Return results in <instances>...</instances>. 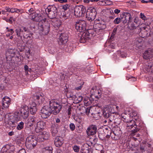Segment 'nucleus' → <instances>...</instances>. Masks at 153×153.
<instances>
[{
	"instance_id": "obj_62",
	"label": "nucleus",
	"mask_w": 153,
	"mask_h": 153,
	"mask_svg": "<svg viewBox=\"0 0 153 153\" xmlns=\"http://www.w3.org/2000/svg\"><path fill=\"white\" fill-rule=\"evenodd\" d=\"M111 107L112 109L114 110V109L115 108H117V109H118L119 108L118 106H117L115 105H111Z\"/></svg>"
},
{
	"instance_id": "obj_11",
	"label": "nucleus",
	"mask_w": 153,
	"mask_h": 153,
	"mask_svg": "<svg viewBox=\"0 0 153 153\" xmlns=\"http://www.w3.org/2000/svg\"><path fill=\"white\" fill-rule=\"evenodd\" d=\"M31 17V19L33 21L42 22V17L40 13H37L36 12L32 13L29 14Z\"/></svg>"
},
{
	"instance_id": "obj_23",
	"label": "nucleus",
	"mask_w": 153,
	"mask_h": 153,
	"mask_svg": "<svg viewBox=\"0 0 153 153\" xmlns=\"http://www.w3.org/2000/svg\"><path fill=\"white\" fill-rule=\"evenodd\" d=\"M36 104L35 102H33L30 105V111L31 114H35L37 111Z\"/></svg>"
},
{
	"instance_id": "obj_2",
	"label": "nucleus",
	"mask_w": 153,
	"mask_h": 153,
	"mask_svg": "<svg viewBox=\"0 0 153 153\" xmlns=\"http://www.w3.org/2000/svg\"><path fill=\"white\" fill-rule=\"evenodd\" d=\"M135 121L134 120H131L129 122H128L127 124V127H129V128L131 129V133L134 134L140 130V127L141 124L142 125V123L140 122L139 120L135 119Z\"/></svg>"
},
{
	"instance_id": "obj_7",
	"label": "nucleus",
	"mask_w": 153,
	"mask_h": 153,
	"mask_svg": "<svg viewBox=\"0 0 153 153\" xmlns=\"http://www.w3.org/2000/svg\"><path fill=\"white\" fill-rule=\"evenodd\" d=\"M85 12V8L82 5H77L74 7V14L77 17L83 16Z\"/></svg>"
},
{
	"instance_id": "obj_25",
	"label": "nucleus",
	"mask_w": 153,
	"mask_h": 153,
	"mask_svg": "<svg viewBox=\"0 0 153 153\" xmlns=\"http://www.w3.org/2000/svg\"><path fill=\"white\" fill-rule=\"evenodd\" d=\"M123 16L125 18V20H126V23L127 25L131 22V14L129 13H123Z\"/></svg>"
},
{
	"instance_id": "obj_34",
	"label": "nucleus",
	"mask_w": 153,
	"mask_h": 153,
	"mask_svg": "<svg viewBox=\"0 0 153 153\" xmlns=\"http://www.w3.org/2000/svg\"><path fill=\"white\" fill-rule=\"evenodd\" d=\"M36 140H37V142H43L45 140L44 138H43V137L42 136V134L41 133V132H40L37 136V137H36Z\"/></svg>"
},
{
	"instance_id": "obj_14",
	"label": "nucleus",
	"mask_w": 153,
	"mask_h": 153,
	"mask_svg": "<svg viewBox=\"0 0 153 153\" xmlns=\"http://www.w3.org/2000/svg\"><path fill=\"white\" fill-rule=\"evenodd\" d=\"M111 113H113V111L111 106H108L102 110V115L105 118H108Z\"/></svg>"
},
{
	"instance_id": "obj_20",
	"label": "nucleus",
	"mask_w": 153,
	"mask_h": 153,
	"mask_svg": "<svg viewBox=\"0 0 153 153\" xmlns=\"http://www.w3.org/2000/svg\"><path fill=\"white\" fill-rule=\"evenodd\" d=\"M54 143L56 147H61L64 143L63 139L62 137L57 136L55 139Z\"/></svg>"
},
{
	"instance_id": "obj_27",
	"label": "nucleus",
	"mask_w": 153,
	"mask_h": 153,
	"mask_svg": "<svg viewBox=\"0 0 153 153\" xmlns=\"http://www.w3.org/2000/svg\"><path fill=\"white\" fill-rule=\"evenodd\" d=\"M47 10H50V11L51 12L57 13V8L54 5H49L47 8L46 10V11Z\"/></svg>"
},
{
	"instance_id": "obj_13",
	"label": "nucleus",
	"mask_w": 153,
	"mask_h": 153,
	"mask_svg": "<svg viewBox=\"0 0 153 153\" xmlns=\"http://www.w3.org/2000/svg\"><path fill=\"white\" fill-rule=\"evenodd\" d=\"M97 126L94 125H90L86 130L87 135L88 136H93L95 135L97 133Z\"/></svg>"
},
{
	"instance_id": "obj_35",
	"label": "nucleus",
	"mask_w": 153,
	"mask_h": 153,
	"mask_svg": "<svg viewBox=\"0 0 153 153\" xmlns=\"http://www.w3.org/2000/svg\"><path fill=\"white\" fill-rule=\"evenodd\" d=\"M24 126V123L22 121L18 124L16 128L17 130H20L23 128Z\"/></svg>"
},
{
	"instance_id": "obj_9",
	"label": "nucleus",
	"mask_w": 153,
	"mask_h": 153,
	"mask_svg": "<svg viewBox=\"0 0 153 153\" xmlns=\"http://www.w3.org/2000/svg\"><path fill=\"white\" fill-rule=\"evenodd\" d=\"M20 115L23 119H26L29 116V110L28 107L26 105L22 106L20 109Z\"/></svg>"
},
{
	"instance_id": "obj_54",
	"label": "nucleus",
	"mask_w": 153,
	"mask_h": 153,
	"mask_svg": "<svg viewBox=\"0 0 153 153\" xmlns=\"http://www.w3.org/2000/svg\"><path fill=\"white\" fill-rule=\"evenodd\" d=\"M138 25H134V23L132 22V23L131 24V28L133 29L135 28Z\"/></svg>"
},
{
	"instance_id": "obj_3",
	"label": "nucleus",
	"mask_w": 153,
	"mask_h": 153,
	"mask_svg": "<svg viewBox=\"0 0 153 153\" xmlns=\"http://www.w3.org/2000/svg\"><path fill=\"white\" fill-rule=\"evenodd\" d=\"M16 32L18 36L21 37L23 36L24 38L27 39L28 38H33V34L30 33L27 28L22 26L19 28L16 29Z\"/></svg>"
},
{
	"instance_id": "obj_24",
	"label": "nucleus",
	"mask_w": 153,
	"mask_h": 153,
	"mask_svg": "<svg viewBox=\"0 0 153 153\" xmlns=\"http://www.w3.org/2000/svg\"><path fill=\"white\" fill-rule=\"evenodd\" d=\"M34 98L35 101L38 102L39 105L42 104L45 101V99L41 95H36L34 96Z\"/></svg>"
},
{
	"instance_id": "obj_51",
	"label": "nucleus",
	"mask_w": 153,
	"mask_h": 153,
	"mask_svg": "<svg viewBox=\"0 0 153 153\" xmlns=\"http://www.w3.org/2000/svg\"><path fill=\"white\" fill-rule=\"evenodd\" d=\"M88 100H90V98L89 97H85L84 99V102L85 103V105H86V103H88Z\"/></svg>"
},
{
	"instance_id": "obj_21",
	"label": "nucleus",
	"mask_w": 153,
	"mask_h": 153,
	"mask_svg": "<svg viewBox=\"0 0 153 153\" xmlns=\"http://www.w3.org/2000/svg\"><path fill=\"white\" fill-rule=\"evenodd\" d=\"M11 101L10 99L7 96H5L2 99V104L5 108H7L9 107Z\"/></svg>"
},
{
	"instance_id": "obj_39",
	"label": "nucleus",
	"mask_w": 153,
	"mask_h": 153,
	"mask_svg": "<svg viewBox=\"0 0 153 153\" xmlns=\"http://www.w3.org/2000/svg\"><path fill=\"white\" fill-rule=\"evenodd\" d=\"M36 117L34 116L30 117L28 120V121L30 123H35L36 121Z\"/></svg>"
},
{
	"instance_id": "obj_53",
	"label": "nucleus",
	"mask_w": 153,
	"mask_h": 153,
	"mask_svg": "<svg viewBox=\"0 0 153 153\" xmlns=\"http://www.w3.org/2000/svg\"><path fill=\"white\" fill-rule=\"evenodd\" d=\"M109 130H111L110 128H105L104 131V133L106 134H108L109 131Z\"/></svg>"
},
{
	"instance_id": "obj_47",
	"label": "nucleus",
	"mask_w": 153,
	"mask_h": 153,
	"mask_svg": "<svg viewBox=\"0 0 153 153\" xmlns=\"http://www.w3.org/2000/svg\"><path fill=\"white\" fill-rule=\"evenodd\" d=\"M120 56L123 58H126V53L123 52H120V53H118Z\"/></svg>"
},
{
	"instance_id": "obj_10",
	"label": "nucleus",
	"mask_w": 153,
	"mask_h": 153,
	"mask_svg": "<svg viewBox=\"0 0 153 153\" xmlns=\"http://www.w3.org/2000/svg\"><path fill=\"white\" fill-rule=\"evenodd\" d=\"M113 113H111L110 114L109 117H108V121L110 122H112L114 121V123L116 124H120L121 120L120 118H117L118 117L117 114H116V113L114 111V110H113Z\"/></svg>"
},
{
	"instance_id": "obj_46",
	"label": "nucleus",
	"mask_w": 153,
	"mask_h": 153,
	"mask_svg": "<svg viewBox=\"0 0 153 153\" xmlns=\"http://www.w3.org/2000/svg\"><path fill=\"white\" fill-rule=\"evenodd\" d=\"M69 127L70 129L72 131H73L74 130L75 128V126L74 124V123H72L70 124Z\"/></svg>"
},
{
	"instance_id": "obj_16",
	"label": "nucleus",
	"mask_w": 153,
	"mask_h": 153,
	"mask_svg": "<svg viewBox=\"0 0 153 153\" xmlns=\"http://www.w3.org/2000/svg\"><path fill=\"white\" fill-rule=\"evenodd\" d=\"M19 120V118L17 116H11L8 120V124L12 127L15 126L17 122Z\"/></svg>"
},
{
	"instance_id": "obj_31",
	"label": "nucleus",
	"mask_w": 153,
	"mask_h": 153,
	"mask_svg": "<svg viewBox=\"0 0 153 153\" xmlns=\"http://www.w3.org/2000/svg\"><path fill=\"white\" fill-rule=\"evenodd\" d=\"M53 148L51 146L46 147L43 149L42 153H52Z\"/></svg>"
},
{
	"instance_id": "obj_12",
	"label": "nucleus",
	"mask_w": 153,
	"mask_h": 153,
	"mask_svg": "<svg viewBox=\"0 0 153 153\" xmlns=\"http://www.w3.org/2000/svg\"><path fill=\"white\" fill-rule=\"evenodd\" d=\"M93 28L97 30L99 34L100 31H101L105 29L106 27V22L103 21H101L98 23L94 25Z\"/></svg>"
},
{
	"instance_id": "obj_64",
	"label": "nucleus",
	"mask_w": 153,
	"mask_h": 153,
	"mask_svg": "<svg viewBox=\"0 0 153 153\" xmlns=\"http://www.w3.org/2000/svg\"><path fill=\"white\" fill-rule=\"evenodd\" d=\"M120 10H118V9H115L114 10V13L116 14H118L119 13H120Z\"/></svg>"
},
{
	"instance_id": "obj_45",
	"label": "nucleus",
	"mask_w": 153,
	"mask_h": 153,
	"mask_svg": "<svg viewBox=\"0 0 153 153\" xmlns=\"http://www.w3.org/2000/svg\"><path fill=\"white\" fill-rule=\"evenodd\" d=\"M73 149L75 152H78L79 150V147L76 145L74 146L73 147Z\"/></svg>"
},
{
	"instance_id": "obj_61",
	"label": "nucleus",
	"mask_w": 153,
	"mask_h": 153,
	"mask_svg": "<svg viewBox=\"0 0 153 153\" xmlns=\"http://www.w3.org/2000/svg\"><path fill=\"white\" fill-rule=\"evenodd\" d=\"M111 134V130H109V131L108 134H107L105 136V137L107 138H108L110 137V136Z\"/></svg>"
},
{
	"instance_id": "obj_41",
	"label": "nucleus",
	"mask_w": 153,
	"mask_h": 153,
	"mask_svg": "<svg viewBox=\"0 0 153 153\" xmlns=\"http://www.w3.org/2000/svg\"><path fill=\"white\" fill-rule=\"evenodd\" d=\"M109 13H111V16H109V18L111 19H113L115 17V14L113 12V11L112 10H110L109 11Z\"/></svg>"
},
{
	"instance_id": "obj_32",
	"label": "nucleus",
	"mask_w": 153,
	"mask_h": 153,
	"mask_svg": "<svg viewBox=\"0 0 153 153\" xmlns=\"http://www.w3.org/2000/svg\"><path fill=\"white\" fill-rule=\"evenodd\" d=\"M47 12L48 13V16L49 18L51 19H53L56 18L57 13L51 12L50 10H47Z\"/></svg>"
},
{
	"instance_id": "obj_30",
	"label": "nucleus",
	"mask_w": 153,
	"mask_h": 153,
	"mask_svg": "<svg viewBox=\"0 0 153 153\" xmlns=\"http://www.w3.org/2000/svg\"><path fill=\"white\" fill-rule=\"evenodd\" d=\"M113 132L115 135L117 136L118 137H120L122 134V132L120 129L118 128H115Z\"/></svg>"
},
{
	"instance_id": "obj_8",
	"label": "nucleus",
	"mask_w": 153,
	"mask_h": 153,
	"mask_svg": "<svg viewBox=\"0 0 153 153\" xmlns=\"http://www.w3.org/2000/svg\"><path fill=\"white\" fill-rule=\"evenodd\" d=\"M74 26L77 31L80 32H82L86 30V22L84 20H79L76 22Z\"/></svg>"
},
{
	"instance_id": "obj_49",
	"label": "nucleus",
	"mask_w": 153,
	"mask_h": 153,
	"mask_svg": "<svg viewBox=\"0 0 153 153\" xmlns=\"http://www.w3.org/2000/svg\"><path fill=\"white\" fill-rule=\"evenodd\" d=\"M113 4L112 1L109 0H106L105 2V5H109L112 4Z\"/></svg>"
},
{
	"instance_id": "obj_43",
	"label": "nucleus",
	"mask_w": 153,
	"mask_h": 153,
	"mask_svg": "<svg viewBox=\"0 0 153 153\" xmlns=\"http://www.w3.org/2000/svg\"><path fill=\"white\" fill-rule=\"evenodd\" d=\"M104 136L105 135L104 134L99 133L98 134L99 137L102 140H103L105 139Z\"/></svg>"
},
{
	"instance_id": "obj_42",
	"label": "nucleus",
	"mask_w": 153,
	"mask_h": 153,
	"mask_svg": "<svg viewBox=\"0 0 153 153\" xmlns=\"http://www.w3.org/2000/svg\"><path fill=\"white\" fill-rule=\"evenodd\" d=\"M83 108H84L85 110V114H86L88 116L90 112V110L91 108L90 107H88L86 108L85 107H84Z\"/></svg>"
},
{
	"instance_id": "obj_5",
	"label": "nucleus",
	"mask_w": 153,
	"mask_h": 153,
	"mask_svg": "<svg viewBox=\"0 0 153 153\" xmlns=\"http://www.w3.org/2000/svg\"><path fill=\"white\" fill-rule=\"evenodd\" d=\"M37 143L36 137L34 135L29 136L26 139L25 145L28 149H33L36 146Z\"/></svg>"
},
{
	"instance_id": "obj_33",
	"label": "nucleus",
	"mask_w": 153,
	"mask_h": 153,
	"mask_svg": "<svg viewBox=\"0 0 153 153\" xmlns=\"http://www.w3.org/2000/svg\"><path fill=\"white\" fill-rule=\"evenodd\" d=\"M42 136L44 138V140H48L50 136L49 133L46 131H44L43 132H41Z\"/></svg>"
},
{
	"instance_id": "obj_36",
	"label": "nucleus",
	"mask_w": 153,
	"mask_h": 153,
	"mask_svg": "<svg viewBox=\"0 0 153 153\" xmlns=\"http://www.w3.org/2000/svg\"><path fill=\"white\" fill-rule=\"evenodd\" d=\"M61 16L62 18L66 19H67L70 16V14L68 13H66L65 11H63L61 13Z\"/></svg>"
},
{
	"instance_id": "obj_4",
	"label": "nucleus",
	"mask_w": 153,
	"mask_h": 153,
	"mask_svg": "<svg viewBox=\"0 0 153 153\" xmlns=\"http://www.w3.org/2000/svg\"><path fill=\"white\" fill-rule=\"evenodd\" d=\"M42 22H39L38 25V28L41 31L42 34L44 35H47L50 31V24L46 19L45 18L42 20Z\"/></svg>"
},
{
	"instance_id": "obj_6",
	"label": "nucleus",
	"mask_w": 153,
	"mask_h": 153,
	"mask_svg": "<svg viewBox=\"0 0 153 153\" xmlns=\"http://www.w3.org/2000/svg\"><path fill=\"white\" fill-rule=\"evenodd\" d=\"M97 13L96 9L91 7L87 10L86 12V18L88 20L92 21L95 19Z\"/></svg>"
},
{
	"instance_id": "obj_18",
	"label": "nucleus",
	"mask_w": 153,
	"mask_h": 153,
	"mask_svg": "<svg viewBox=\"0 0 153 153\" xmlns=\"http://www.w3.org/2000/svg\"><path fill=\"white\" fill-rule=\"evenodd\" d=\"M14 147L7 144L4 146L1 149V153H13Z\"/></svg>"
},
{
	"instance_id": "obj_52",
	"label": "nucleus",
	"mask_w": 153,
	"mask_h": 153,
	"mask_svg": "<svg viewBox=\"0 0 153 153\" xmlns=\"http://www.w3.org/2000/svg\"><path fill=\"white\" fill-rule=\"evenodd\" d=\"M83 99V97L82 96H79L77 98V100L78 101V102L79 103L81 102Z\"/></svg>"
},
{
	"instance_id": "obj_56",
	"label": "nucleus",
	"mask_w": 153,
	"mask_h": 153,
	"mask_svg": "<svg viewBox=\"0 0 153 153\" xmlns=\"http://www.w3.org/2000/svg\"><path fill=\"white\" fill-rule=\"evenodd\" d=\"M123 118V121L125 122L128 123V120L127 119L128 118V117H126L125 116H122Z\"/></svg>"
},
{
	"instance_id": "obj_22",
	"label": "nucleus",
	"mask_w": 153,
	"mask_h": 153,
	"mask_svg": "<svg viewBox=\"0 0 153 153\" xmlns=\"http://www.w3.org/2000/svg\"><path fill=\"white\" fill-rule=\"evenodd\" d=\"M45 123L42 121H39L37 123L36 127V130H39L40 131H42L44 128L45 127Z\"/></svg>"
},
{
	"instance_id": "obj_37",
	"label": "nucleus",
	"mask_w": 153,
	"mask_h": 153,
	"mask_svg": "<svg viewBox=\"0 0 153 153\" xmlns=\"http://www.w3.org/2000/svg\"><path fill=\"white\" fill-rule=\"evenodd\" d=\"M147 72H152L153 71V65L152 64H149L148 66H147Z\"/></svg>"
},
{
	"instance_id": "obj_55",
	"label": "nucleus",
	"mask_w": 153,
	"mask_h": 153,
	"mask_svg": "<svg viewBox=\"0 0 153 153\" xmlns=\"http://www.w3.org/2000/svg\"><path fill=\"white\" fill-rule=\"evenodd\" d=\"M140 17L143 19L145 20L146 19V17L145 16V15H144L142 13H140Z\"/></svg>"
},
{
	"instance_id": "obj_15",
	"label": "nucleus",
	"mask_w": 153,
	"mask_h": 153,
	"mask_svg": "<svg viewBox=\"0 0 153 153\" xmlns=\"http://www.w3.org/2000/svg\"><path fill=\"white\" fill-rule=\"evenodd\" d=\"M59 130V127L58 124L54 123L51 126L50 131L52 136L55 137L58 135Z\"/></svg>"
},
{
	"instance_id": "obj_57",
	"label": "nucleus",
	"mask_w": 153,
	"mask_h": 153,
	"mask_svg": "<svg viewBox=\"0 0 153 153\" xmlns=\"http://www.w3.org/2000/svg\"><path fill=\"white\" fill-rule=\"evenodd\" d=\"M71 107L70 106H69L67 110L68 114V115H70L71 114Z\"/></svg>"
},
{
	"instance_id": "obj_50",
	"label": "nucleus",
	"mask_w": 153,
	"mask_h": 153,
	"mask_svg": "<svg viewBox=\"0 0 153 153\" xmlns=\"http://www.w3.org/2000/svg\"><path fill=\"white\" fill-rule=\"evenodd\" d=\"M120 19L121 20V22L124 24H126V20H125V18H124V16H123V14L122 17H121V18H120Z\"/></svg>"
},
{
	"instance_id": "obj_60",
	"label": "nucleus",
	"mask_w": 153,
	"mask_h": 153,
	"mask_svg": "<svg viewBox=\"0 0 153 153\" xmlns=\"http://www.w3.org/2000/svg\"><path fill=\"white\" fill-rule=\"evenodd\" d=\"M34 123H30V122L29 121H28L27 123V125L29 127H31L34 124Z\"/></svg>"
},
{
	"instance_id": "obj_1",
	"label": "nucleus",
	"mask_w": 153,
	"mask_h": 153,
	"mask_svg": "<svg viewBox=\"0 0 153 153\" xmlns=\"http://www.w3.org/2000/svg\"><path fill=\"white\" fill-rule=\"evenodd\" d=\"M62 108V105L56 101L51 100L49 102V106H44L41 110V116L44 119L47 118L51 113L54 115L58 114Z\"/></svg>"
},
{
	"instance_id": "obj_29",
	"label": "nucleus",
	"mask_w": 153,
	"mask_h": 153,
	"mask_svg": "<svg viewBox=\"0 0 153 153\" xmlns=\"http://www.w3.org/2000/svg\"><path fill=\"white\" fill-rule=\"evenodd\" d=\"M53 25L55 28H59L61 24V21L57 19H55L53 21Z\"/></svg>"
},
{
	"instance_id": "obj_63",
	"label": "nucleus",
	"mask_w": 153,
	"mask_h": 153,
	"mask_svg": "<svg viewBox=\"0 0 153 153\" xmlns=\"http://www.w3.org/2000/svg\"><path fill=\"white\" fill-rule=\"evenodd\" d=\"M16 8H10V11L11 13H14L15 12H16Z\"/></svg>"
},
{
	"instance_id": "obj_59",
	"label": "nucleus",
	"mask_w": 153,
	"mask_h": 153,
	"mask_svg": "<svg viewBox=\"0 0 153 153\" xmlns=\"http://www.w3.org/2000/svg\"><path fill=\"white\" fill-rule=\"evenodd\" d=\"M117 31V28H114L113 31V32L112 33V35H113L114 36L115 34L116 33V32Z\"/></svg>"
},
{
	"instance_id": "obj_48",
	"label": "nucleus",
	"mask_w": 153,
	"mask_h": 153,
	"mask_svg": "<svg viewBox=\"0 0 153 153\" xmlns=\"http://www.w3.org/2000/svg\"><path fill=\"white\" fill-rule=\"evenodd\" d=\"M146 147L145 144H144L143 145L141 146L140 149L142 152H144L146 149Z\"/></svg>"
},
{
	"instance_id": "obj_17",
	"label": "nucleus",
	"mask_w": 153,
	"mask_h": 153,
	"mask_svg": "<svg viewBox=\"0 0 153 153\" xmlns=\"http://www.w3.org/2000/svg\"><path fill=\"white\" fill-rule=\"evenodd\" d=\"M97 30L94 28L93 29H89L87 30H85L84 33L90 38V37L94 36L96 34H99V32Z\"/></svg>"
},
{
	"instance_id": "obj_44",
	"label": "nucleus",
	"mask_w": 153,
	"mask_h": 153,
	"mask_svg": "<svg viewBox=\"0 0 153 153\" xmlns=\"http://www.w3.org/2000/svg\"><path fill=\"white\" fill-rule=\"evenodd\" d=\"M93 70V68L89 67V66H87L85 68V71L86 72H91V70Z\"/></svg>"
},
{
	"instance_id": "obj_38",
	"label": "nucleus",
	"mask_w": 153,
	"mask_h": 153,
	"mask_svg": "<svg viewBox=\"0 0 153 153\" xmlns=\"http://www.w3.org/2000/svg\"><path fill=\"white\" fill-rule=\"evenodd\" d=\"M62 9L64 10V11H66L69 9L70 5L69 4H66L65 5L62 6Z\"/></svg>"
},
{
	"instance_id": "obj_58",
	"label": "nucleus",
	"mask_w": 153,
	"mask_h": 153,
	"mask_svg": "<svg viewBox=\"0 0 153 153\" xmlns=\"http://www.w3.org/2000/svg\"><path fill=\"white\" fill-rule=\"evenodd\" d=\"M17 153H26V152L25 149H22L19 150Z\"/></svg>"
},
{
	"instance_id": "obj_19",
	"label": "nucleus",
	"mask_w": 153,
	"mask_h": 153,
	"mask_svg": "<svg viewBox=\"0 0 153 153\" xmlns=\"http://www.w3.org/2000/svg\"><path fill=\"white\" fill-rule=\"evenodd\" d=\"M68 35L66 33H62L59 38L58 42L60 45L65 44L68 41Z\"/></svg>"
},
{
	"instance_id": "obj_26",
	"label": "nucleus",
	"mask_w": 153,
	"mask_h": 153,
	"mask_svg": "<svg viewBox=\"0 0 153 153\" xmlns=\"http://www.w3.org/2000/svg\"><path fill=\"white\" fill-rule=\"evenodd\" d=\"M89 38V37L87 36L86 35L83 33L80 39V42L82 43L85 42L87 40H88Z\"/></svg>"
},
{
	"instance_id": "obj_40",
	"label": "nucleus",
	"mask_w": 153,
	"mask_h": 153,
	"mask_svg": "<svg viewBox=\"0 0 153 153\" xmlns=\"http://www.w3.org/2000/svg\"><path fill=\"white\" fill-rule=\"evenodd\" d=\"M121 22L120 18L117 17L116 18L114 21V23L115 24H119Z\"/></svg>"
},
{
	"instance_id": "obj_28",
	"label": "nucleus",
	"mask_w": 153,
	"mask_h": 153,
	"mask_svg": "<svg viewBox=\"0 0 153 153\" xmlns=\"http://www.w3.org/2000/svg\"><path fill=\"white\" fill-rule=\"evenodd\" d=\"M152 52L150 50H147L145 51L143 54V57L144 59H149L152 55Z\"/></svg>"
}]
</instances>
